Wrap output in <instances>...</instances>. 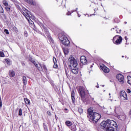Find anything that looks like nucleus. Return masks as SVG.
<instances>
[{
  "label": "nucleus",
  "mask_w": 131,
  "mask_h": 131,
  "mask_svg": "<svg viewBox=\"0 0 131 131\" xmlns=\"http://www.w3.org/2000/svg\"><path fill=\"white\" fill-rule=\"evenodd\" d=\"M27 33V32H25V36H27V35L26 34Z\"/></svg>",
  "instance_id": "40"
},
{
  "label": "nucleus",
  "mask_w": 131,
  "mask_h": 131,
  "mask_svg": "<svg viewBox=\"0 0 131 131\" xmlns=\"http://www.w3.org/2000/svg\"><path fill=\"white\" fill-rule=\"evenodd\" d=\"M92 99L93 100H94V98H92Z\"/></svg>",
  "instance_id": "58"
},
{
  "label": "nucleus",
  "mask_w": 131,
  "mask_h": 131,
  "mask_svg": "<svg viewBox=\"0 0 131 131\" xmlns=\"http://www.w3.org/2000/svg\"><path fill=\"white\" fill-rule=\"evenodd\" d=\"M6 62L7 63L8 65H11L12 64V61H11V59L7 58L5 59Z\"/></svg>",
  "instance_id": "19"
},
{
  "label": "nucleus",
  "mask_w": 131,
  "mask_h": 131,
  "mask_svg": "<svg viewBox=\"0 0 131 131\" xmlns=\"http://www.w3.org/2000/svg\"><path fill=\"white\" fill-rule=\"evenodd\" d=\"M3 106V104L2 103V99L0 98V107H2Z\"/></svg>",
  "instance_id": "37"
},
{
  "label": "nucleus",
  "mask_w": 131,
  "mask_h": 131,
  "mask_svg": "<svg viewBox=\"0 0 131 131\" xmlns=\"http://www.w3.org/2000/svg\"><path fill=\"white\" fill-rule=\"evenodd\" d=\"M125 40H127V37L125 36Z\"/></svg>",
  "instance_id": "42"
},
{
  "label": "nucleus",
  "mask_w": 131,
  "mask_h": 131,
  "mask_svg": "<svg viewBox=\"0 0 131 131\" xmlns=\"http://www.w3.org/2000/svg\"><path fill=\"white\" fill-rule=\"evenodd\" d=\"M30 61H31V62L32 63H33V64L35 65V67H36L37 68V69L38 70H40V69H41V65H39V67L38 66V64H37V63H36V62H35V61L32 60V59H29Z\"/></svg>",
  "instance_id": "11"
},
{
  "label": "nucleus",
  "mask_w": 131,
  "mask_h": 131,
  "mask_svg": "<svg viewBox=\"0 0 131 131\" xmlns=\"http://www.w3.org/2000/svg\"><path fill=\"white\" fill-rule=\"evenodd\" d=\"M0 13H1V14H3L4 13V8H3V7H2V6L0 5Z\"/></svg>",
  "instance_id": "26"
},
{
  "label": "nucleus",
  "mask_w": 131,
  "mask_h": 131,
  "mask_svg": "<svg viewBox=\"0 0 131 131\" xmlns=\"http://www.w3.org/2000/svg\"><path fill=\"white\" fill-rule=\"evenodd\" d=\"M80 62L83 65H85L86 64V62H88V60H86V57H85V56H82L80 57Z\"/></svg>",
  "instance_id": "8"
},
{
  "label": "nucleus",
  "mask_w": 131,
  "mask_h": 131,
  "mask_svg": "<svg viewBox=\"0 0 131 131\" xmlns=\"http://www.w3.org/2000/svg\"><path fill=\"white\" fill-rule=\"evenodd\" d=\"M78 93L79 94V96L81 98L82 101L83 102H85V98H86V94L88 93L85 88L83 86H80L79 87Z\"/></svg>",
  "instance_id": "4"
},
{
  "label": "nucleus",
  "mask_w": 131,
  "mask_h": 131,
  "mask_svg": "<svg viewBox=\"0 0 131 131\" xmlns=\"http://www.w3.org/2000/svg\"><path fill=\"white\" fill-rule=\"evenodd\" d=\"M53 62L54 64H57V59L56 58L53 57Z\"/></svg>",
  "instance_id": "28"
},
{
  "label": "nucleus",
  "mask_w": 131,
  "mask_h": 131,
  "mask_svg": "<svg viewBox=\"0 0 131 131\" xmlns=\"http://www.w3.org/2000/svg\"><path fill=\"white\" fill-rule=\"evenodd\" d=\"M124 24H127V22L125 21V22L124 23Z\"/></svg>",
  "instance_id": "47"
},
{
  "label": "nucleus",
  "mask_w": 131,
  "mask_h": 131,
  "mask_svg": "<svg viewBox=\"0 0 131 131\" xmlns=\"http://www.w3.org/2000/svg\"><path fill=\"white\" fill-rule=\"evenodd\" d=\"M96 88H97V89H99V85H97V86H96Z\"/></svg>",
  "instance_id": "50"
},
{
  "label": "nucleus",
  "mask_w": 131,
  "mask_h": 131,
  "mask_svg": "<svg viewBox=\"0 0 131 131\" xmlns=\"http://www.w3.org/2000/svg\"><path fill=\"white\" fill-rule=\"evenodd\" d=\"M115 30V31L117 33H120V32H121V30H119V32H118L117 30V27H115V28H112L111 29V31H112V30Z\"/></svg>",
  "instance_id": "18"
},
{
  "label": "nucleus",
  "mask_w": 131,
  "mask_h": 131,
  "mask_svg": "<svg viewBox=\"0 0 131 131\" xmlns=\"http://www.w3.org/2000/svg\"><path fill=\"white\" fill-rule=\"evenodd\" d=\"M77 14H78V17L79 18V17H80V15H79V14H78V12H77Z\"/></svg>",
  "instance_id": "39"
},
{
  "label": "nucleus",
  "mask_w": 131,
  "mask_h": 131,
  "mask_svg": "<svg viewBox=\"0 0 131 131\" xmlns=\"http://www.w3.org/2000/svg\"><path fill=\"white\" fill-rule=\"evenodd\" d=\"M34 30H36V28L34 29Z\"/></svg>",
  "instance_id": "53"
},
{
  "label": "nucleus",
  "mask_w": 131,
  "mask_h": 131,
  "mask_svg": "<svg viewBox=\"0 0 131 131\" xmlns=\"http://www.w3.org/2000/svg\"><path fill=\"white\" fill-rule=\"evenodd\" d=\"M92 67H93V65L91 64L90 68H92Z\"/></svg>",
  "instance_id": "48"
},
{
  "label": "nucleus",
  "mask_w": 131,
  "mask_h": 131,
  "mask_svg": "<svg viewBox=\"0 0 131 131\" xmlns=\"http://www.w3.org/2000/svg\"><path fill=\"white\" fill-rule=\"evenodd\" d=\"M24 101L26 104L28 105V104H30V100L28 99V98H24Z\"/></svg>",
  "instance_id": "21"
},
{
  "label": "nucleus",
  "mask_w": 131,
  "mask_h": 131,
  "mask_svg": "<svg viewBox=\"0 0 131 131\" xmlns=\"http://www.w3.org/2000/svg\"><path fill=\"white\" fill-rule=\"evenodd\" d=\"M27 2L30 5H33V0H27Z\"/></svg>",
  "instance_id": "27"
},
{
  "label": "nucleus",
  "mask_w": 131,
  "mask_h": 131,
  "mask_svg": "<svg viewBox=\"0 0 131 131\" xmlns=\"http://www.w3.org/2000/svg\"><path fill=\"white\" fill-rule=\"evenodd\" d=\"M65 71H66V72H67V69H65Z\"/></svg>",
  "instance_id": "49"
},
{
  "label": "nucleus",
  "mask_w": 131,
  "mask_h": 131,
  "mask_svg": "<svg viewBox=\"0 0 131 131\" xmlns=\"http://www.w3.org/2000/svg\"><path fill=\"white\" fill-rule=\"evenodd\" d=\"M120 97L124 98V100L126 101L127 100V94H126V93L125 92V91H121L120 94Z\"/></svg>",
  "instance_id": "10"
},
{
  "label": "nucleus",
  "mask_w": 131,
  "mask_h": 131,
  "mask_svg": "<svg viewBox=\"0 0 131 131\" xmlns=\"http://www.w3.org/2000/svg\"><path fill=\"white\" fill-rule=\"evenodd\" d=\"M64 110L67 111L68 110H67V108H65Z\"/></svg>",
  "instance_id": "54"
},
{
  "label": "nucleus",
  "mask_w": 131,
  "mask_h": 131,
  "mask_svg": "<svg viewBox=\"0 0 131 131\" xmlns=\"http://www.w3.org/2000/svg\"><path fill=\"white\" fill-rule=\"evenodd\" d=\"M82 131H84V130H82Z\"/></svg>",
  "instance_id": "61"
},
{
  "label": "nucleus",
  "mask_w": 131,
  "mask_h": 131,
  "mask_svg": "<svg viewBox=\"0 0 131 131\" xmlns=\"http://www.w3.org/2000/svg\"><path fill=\"white\" fill-rule=\"evenodd\" d=\"M74 12H76V11H75V10H73L72 11V13H74Z\"/></svg>",
  "instance_id": "41"
},
{
  "label": "nucleus",
  "mask_w": 131,
  "mask_h": 131,
  "mask_svg": "<svg viewBox=\"0 0 131 131\" xmlns=\"http://www.w3.org/2000/svg\"><path fill=\"white\" fill-rule=\"evenodd\" d=\"M119 118L120 120H124L125 118H126V116L125 115H120L119 116Z\"/></svg>",
  "instance_id": "16"
},
{
  "label": "nucleus",
  "mask_w": 131,
  "mask_h": 131,
  "mask_svg": "<svg viewBox=\"0 0 131 131\" xmlns=\"http://www.w3.org/2000/svg\"><path fill=\"white\" fill-rule=\"evenodd\" d=\"M100 68L105 73H109L110 70L105 66H100Z\"/></svg>",
  "instance_id": "9"
},
{
  "label": "nucleus",
  "mask_w": 131,
  "mask_h": 131,
  "mask_svg": "<svg viewBox=\"0 0 131 131\" xmlns=\"http://www.w3.org/2000/svg\"><path fill=\"white\" fill-rule=\"evenodd\" d=\"M75 95V93H74V91L73 90L71 93V97L73 103L75 102V98L74 97Z\"/></svg>",
  "instance_id": "13"
},
{
  "label": "nucleus",
  "mask_w": 131,
  "mask_h": 131,
  "mask_svg": "<svg viewBox=\"0 0 131 131\" xmlns=\"http://www.w3.org/2000/svg\"><path fill=\"white\" fill-rule=\"evenodd\" d=\"M127 78L128 79L127 83H128L129 84H131V77H130V76H128L127 77Z\"/></svg>",
  "instance_id": "22"
},
{
  "label": "nucleus",
  "mask_w": 131,
  "mask_h": 131,
  "mask_svg": "<svg viewBox=\"0 0 131 131\" xmlns=\"http://www.w3.org/2000/svg\"><path fill=\"white\" fill-rule=\"evenodd\" d=\"M102 86H105V85H102Z\"/></svg>",
  "instance_id": "57"
},
{
  "label": "nucleus",
  "mask_w": 131,
  "mask_h": 131,
  "mask_svg": "<svg viewBox=\"0 0 131 131\" xmlns=\"http://www.w3.org/2000/svg\"><path fill=\"white\" fill-rule=\"evenodd\" d=\"M55 118H56V119H57V116H55Z\"/></svg>",
  "instance_id": "55"
},
{
  "label": "nucleus",
  "mask_w": 131,
  "mask_h": 131,
  "mask_svg": "<svg viewBox=\"0 0 131 131\" xmlns=\"http://www.w3.org/2000/svg\"><path fill=\"white\" fill-rule=\"evenodd\" d=\"M122 58H124V56L122 55Z\"/></svg>",
  "instance_id": "52"
},
{
  "label": "nucleus",
  "mask_w": 131,
  "mask_h": 131,
  "mask_svg": "<svg viewBox=\"0 0 131 131\" xmlns=\"http://www.w3.org/2000/svg\"><path fill=\"white\" fill-rule=\"evenodd\" d=\"M88 117L89 118V121L91 122L97 123L99 120L101 118V115L94 112L92 108H89L88 110Z\"/></svg>",
  "instance_id": "2"
},
{
  "label": "nucleus",
  "mask_w": 131,
  "mask_h": 131,
  "mask_svg": "<svg viewBox=\"0 0 131 131\" xmlns=\"http://www.w3.org/2000/svg\"><path fill=\"white\" fill-rule=\"evenodd\" d=\"M122 42V37L119 36V38L117 39L115 41V45H120Z\"/></svg>",
  "instance_id": "12"
},
{
  "label": "nucleus",
  "mask_w": 131,
  "mask_h": 131,
  "mask_svg": "<svg viewBox=\"0 0 131 131\" xmlns=\"http://www.w3.org/2000/svg\"><path fill=\"white\" fill-rule=\"evenodd\" d=\"M127 93H128V94H130L131 93V91L129 89H127Z\"/></svg>",
  "instance_id": "35"
},
{
  "label": "nucleus",
  "mask_w": 131,
  "mask_h": 131,
  "mask_svg": "<svg viewBox=\"0 0 131 131\" xmlns=\"http://www.w3.org/2000/svg\"><path fill=\"white\" fill-rule=\"evenodd\" d=\"M119 36H121L116 35L113 37V41L114 43H115V40H117V39L119 38Z\"/></svg>",
  "instance_id": "17"
},
{
  "label": "nucleus",
  "mask_w": 131,
  "mask_h": 131,
  "mask_svg": "<svg viewBox=\"0 0 131 131\" xmlns=\"http://www.w3.org/2000/svg\"><path fill=\"white\" fill-rule=\"evenodd\" d=\"M111 101H112V99H111Z\"/></svg>",
  "instance_id": "60"
},
{
  "label": "nucleus",
  "mask_w": 131,
  "mask_h": 131,
  "mask_svg": "<svg viewBox=\"0 0 131 131\" xmlns=\"http://www.w3.org/2000/svg\"><path fill=\"white\" fill-rule=\"evenodd\" d=\"M0 56L1 57H5V54H4V52H0Z\"/></svg>",
  "instance_id": "30"
},
{
  "label": "nucleus",
  "mask_w": 131,
  "mask_h": 131,
  "mask_svg": "<svg viewBox=\"0 0 131 131\" xmlns=\"http://www.w3.org/2000/svg\"><path fill=\"white\" fill-rule=\"evenodd\" d=\"M117 79L120 82L121 84L124 83V76L121 74H118L117 75Z\"/></svg>",
  "instance_id": "7"
},
{
  "label": "nucleus",
  "mask_w": 131,
  "mask_h": 131,
  "mask_svg": "<svg viewBox=\"0 0 131 131\" xmlns=\"http://www.w3.org/2000/svg\"><path fill=\"white\" fill-rule=\"evenodd\" d=\"M9 74L10 77H14L15 76V72L13 70L10 71Z\"/></svg>",
  "instance_id": "15"
},
{
  "label": "nucleus",
  "mask_w": 131,
  "mask_h": 131,
  "mask_svg": "<svg viewBox=\"0 0 131 131\" xmlns=\"http://www.w3.org/2000/svg\"><path fill=\"white\" fill-rule=\"evenodd\" d=\"M49 40L50 42H52V43H54V39L52 38L51 36H48Z\"/></svg>",
  "instance_id": "23"
},
{
  "label": "nucleus",
  "mask_w": 131,
  "mask_h": 131,
  "mask_svg": "<svg viewBox=\"0 0 131 131\" xmlns=\"http://www.w3.org/2000/svg\"><path fill=\"white\" fill-rule=\"evenodd\" d=\"M125 59H128V57H127V56H125Z\"/></svg>",
  "instance_id": "44"
},
{
  "label": "nucleus",
  "mask_w": 131,
  "mask_h": 131,
  "mask_svg": "<svg viewBox=\"0 0 131 131\" xmlns=\"http://www.w3.org/2000/svg\"><path fill=\"white\" fill-rule=\"evenodd\" d=\"M63 53L65 55H68V53H69V51L68 50V49H63Z\"/></svg>",
  "instance_id": "24"
},
{
  "label": "nucleus",
  "mask_w": 131,
  "mask_h": 131,
  "mask_svg": "<svg viewBox=\"0 0 131 131\" xmlns=\"http://www.w3.org/2000/svg\"><path fill=\"white\" fill-rule=\"evenodd\" d=\"M74 127H75V125H74Z\"/></svg>",
  "instance_id": "59"
},
{
  "label": "nucleus",
  "mask_w": 131,
  "mask_h": 131,
  "mask_svg": "<svg viewBox=\"0 0 131 131\" xmlns=\"http://www.w3.org/2000/svg\"><path fill=\"white\" fill-rule=\"evenodd\" d=\"M53 68H58V64H57L56 63H54L53 66Z\"/></svg>",
  "instance_id": "32"
},
{
  "label": "nucleus",
  "mask_w": 131,
  "mask_h": 131,
  "mask_svg": "<svg viewBox=\"0 0 131 131\" xmlns=\"http://www.w3.org/2000/svg\"><path fill=\"white\" fill-rule=\"evenodd\" d=\"M22 108H19L18 111V115L19 116H22Z\"/></svg>",
  "instance_id": "25"
},
{
  "label": "nucleus",
  "mask_w": 131,
  "mask_h": 131,
  "mask_svg": "<svg viewBox=\"0 0 131 131\" xmlns=\"http://www.w3.org/2000/svg\"><path fill=\"white\" fill-rule=\"evenodd\" d=\"M109 96H111V94L110 93V94H109Z\"/></svg>",
  "instance_id": "56"
},
{
  "label": "nucleus",
  "mask_w": 131,
  "mask_h": 131,
  "mask_svg": "<svg viewBox=\"0 0 131 131\" xmlns=\"http://www.w3.org/2000/svg\"><path fill=\"white\" fill-rule=\"evenodd\" d=\"M101 127L102 129L106 131H115V128H117V124L112 120L107 119L104 121L100 124Z\"/></svg>",
  "instance_id": "1"
},
{
  "label": "nucleus",
  "mask_w": 131,
  "mask_h": 131,
  "mask_svg": "<svg viewBox=\"0 0 131 131\" xmlns=\"http://www.w3.org/2000/svg\"><path fill=\"white\" fill-rule=\"evenodd\" d=\"M114 22H115V23H119V20L118 19V18H115L114 19Z\"/></svg>",
  "instance_id": "29"
},
{
  "label": "nucleus",
  "mask_w": 131,
  "mask_h": 131,
  "mask_svg": "<svg viewBox=\"0 0 131 131\" xmlns=\"http://www.w3.org/2000/svg\"><path fill=\"white\" fill-rule=\"evenodd\" d=\"M58 38L61 41V42L66 46V47H68V46H70V41L68 40V38L66 36V35L62 34H59L58 35Z\"/></svg>",
  "instance_id": "5"
},
{
  "label": "nucleus",
  "mask_w": 131,
  "mask_h": 131,
  "mask_svg": "<svg viewBox=\"0 0 131 131\" xmlns=\"http://www.w3.org/2000/svg\"><path fill=\"white\" fill-rule=\"evenodd\" d=\"M66 74L67 75V74H68V72H66Z\"/></svg>",
  "instance_id": "51"
},
{
  "label": "nucleus",
  "mask_w": 131,
  "mask_h": 131,
  "mask_svg": "<svg viewBox=\"0 0 131 131\" xmlns=\"http://www.w3.org/2000/svg\"><path fill=\"white\" fill-rule=\"evenodd\" d=\"M42 68L44 69V70H47V67L45 65L42 66Z\"/></svg>",
  "instance_id": "34"
},
{
  "label": "nucleus",
  "mask_w": 131,
  "mask_h": 131,
  "mask_svg": "<svg viewBox=\"0 0 131 131\" xmlns=\"http://www.w3.org/2000/svg\"><path fill=\"white\" fill-rule=\"evenodd\" d=\"M47 114H48V115L49 116H51V115H52V113H51V112H50V111H48L47 112Z\"/></svg>",
  "instance_id": "33"
},
{
  "label": "nucleus",
  "mask_w": 131,
  "mask_h": 131,
  "mask_svg": "<svg viewBox=\"0 0 131 131\" xmlns=\"http://www.w3.org/2000/svg\"><path fill=\"white\" fill-rule=\"evenodd\" d=\"M79 112H80V113H82V109L79 110Z\"/></svg>",
  "instance_id": "38"
},
{
  "label": "nucleus",
  "mask_w": 131,
  "mask_h": 131,
  "mask_svg": "<svg viewBox=\"0 0 131 131\" xmlns=\"http://www.w3.org/2000/svg\"><path fill=\"white\" fill-rule=\"evenodd\" d=\"M69 61L70 62L69 67L70 68L72 73L74 74H77L78 73L77 60L72 55H71L69 58Z\"/></svg>",
  "instance_id": "3"
},
{
  "label": "nucleus",
  "mask_w": 131,
  "mask_h": 131,
  "mask_svg": "<svg viewBox=\"0 0 131 131\" xmlns=\"http://www.w3.org/2000/svg\"><path fill=\"white\" fill-rule=\"evenodd\" d=\"M77 10H78V8H76V10H75L76 12H77Z\"/></svg>",
  "instance_id": "45"
},
{
  "label": "nucleus",
  "mask_w": 131,
  "mask_h": 131,
  "mask_svg": "<svg viewBox=\"0 0 131 131\" xmlns=\"http://www.w3.org/2000/svg\"><path fill=\"white\" fill-rule=\"evenodd\" d=\"M3 4L4 6H5V9L7 13L10 14V12H11V6L9 5L8 3V2L6 1H3Z\"/></svg>",
  "instance_id": "6"
},
{
  "label": "nucleus",
  "mask_w": 131,
  "mask_h": 131,
  "mask_svg": "<svg viewBox=\"0 0 131 131\" xmlns=\"http://www.w3.org/2000/svg\"><path fill=\"white\" fill-rule=\"evenodd\" d=\"M23 66H25V63H22Z\"/></svg>",
  "instance_id": "46"
},
{
  "label": "nucleus",
  "mask_w": 131,
  "mask_h": 131,
  "mask_svg": "<svg viewBox=\"0 0 131 131\" xmlns=\"http://www.w3.org/2000/svg\"><path fill=\"white\" fill-rule=\"evenodd\" d=\"M67 15H68V16H70V15H71V13L68 11V13H67Z\"/></svg>",
  "instance_id": "36"
},
{
  "label": "nucleus",
  "mask_w": 131,
  "mask_h": 131,
  "mask_svg": "<svg viewBox=\"0 0 131 131\" xmlns=\"http://www.w3.org/2000/svg\"><path fill=\"white\" fill-rule=\"evenodd\" d=\"M23 83L24 85L27 84V78L26 76L23 77Z\"/></svg>",
  "instance_id": "14"
},
{
  "label": "nucleus",
  "mask_w": 131,
  "mask_h": 131,
  "mask_svg": "<svg viewBox=\"0 0 131 131\" xmlns=\"http://www.w3.org/2000/svg\"><path fill=\"white\" fill-rule=\"evenodd\" d=\"M4 32H5V33L6 34H9V30H8L7 29H5Z\"/></svg>",
  "instance_id": "31"
},
{
  "label": "nucleus",
  "mask_w": 131,
  "mask_h": 131,
  "mask_svg": "<svg viewBox=\"0 0 131 131\" xmlns=\"http://www.w3.org/2000/svg\"><path fill=\"white\" fill-rule=\"evenodd\" d=\"M129 115H131V109H130V111H129Z\"/></svg>",
  "instance_id": "43"
},
{
  "label": "nucleus",
  "mask_w": 131,
  "mask_h": 131,
  "mask_svg": "<svg viewBox=\"0 0 131 131\" xmlns=\"http://www.w3.org/2000/svg\"><path fill=\"white\" fill-rule=\"evenodd\" d=\"M66 124L67 126H71L72 125V122H70V121H67L66 122Z\"/></svg>",
  "instance_id": "20"
}]
</instances>
